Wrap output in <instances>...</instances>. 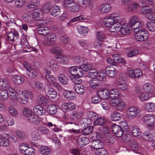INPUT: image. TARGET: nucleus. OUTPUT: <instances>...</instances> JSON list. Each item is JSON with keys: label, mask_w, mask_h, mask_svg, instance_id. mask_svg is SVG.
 I'll return each mask as SVG.
<instances>
[{"label": "nucleus", "mask_w": 155, "mask_h": 155, "mask_svg": "<svg viewBox=\"0 0 155 155\" xmlns=\"http://www.w3.org/2000/svg\"><path fill=\"white\" fill-rule=\"evenodd\" d=\"M51 15L54 16L59 15L60 13V7L58 5H55L54 6L51 8Z\"/></svg>", "instance_id": "obj_29"}, {"label": "nucleus", "mask_w": 155, "mask_h": 155, "mask_svg": "<svg viewBox=\"0 0 155 155\" xmlns=\"http://www.w3.org/2000/svg\"><path fill=\"white\" fill-rule=\"evenodd\" d=\"M9 145L8 140L5 137L0 134V146L3 147H7Z\"/></svg>", "instance_id": "obj_25"}, {"label": "nucleus", "mask_w": 155, "mask_h": 155, "mask_svg": "<svg viewBox=\"0 0 155 155\" xmlns=\"http://www.w3.org/2000/svg\"><path fill=\"white\" fill-rule=\"evenodd\" d=\"M147 28L150 31H155V21L154 20L150 21L147 24Z\"/></svg>", "instance_id": "obj_39"}, {"label": "nucleus", "mask_w": 155, "mask_h": 155, "mask_svg": "<svg viewBox=\"0 0 155 155\" xmlns=\"http://www.w3.org/2000/svg\"><path fill=\"white\" fill-rule=\"evenodd\" d=\"M127 112L128 115L131 118L135 117H140L141 115V110L134 107L129 108L127 110Z\"/></svg>", "instance_id": "obj_5"}, {"label": "nucleus", "mask_w": 155, "mask_h": 155, "mask_svg": "<svg viewBox=\"0 0 155 155\" xmlns=\"http://www.w3.org/2000/svg\"><path fill=\"white\" fill-rule=\"evenodd\" d=\"M37 72L34 68H32L28 71L27 74L28 76L31 78H34L37 75Z\"/></svg>", "instance_id": "obj_59"}, {"label": "nucleus", "mask_w": 155, "mask_h": 155, "mask_svg": "<svg viewBox=\"0 0 155 155\" xmlns=\"http://www.w3.org/2000/svg\"><path fill=\"white\" fill-rule=\"evenodd\" d=\"M84 128L82 130L81 133L84 135H87L90 133L93 130V127L90 126L84 127Z\"/></svg>", "instance_id": "obj_43"}, {"label": "nucleus", "mask_w": 155, "mask_h": 155, "mask_svg": "<svg viewBox=\"0 0 155 155\" xmlns=\"http://www.w3.org/2000/svg\"><path fill=\"white\" fill-rule=\"evenodd\" d=\"M37 30L38 34L44 36L45 38L49 31L48 28L46 27H38L37 28Z\"/></svg>", "instance_id": "obj_23"}, {"label": "nucleus", "mask_w": 155, "mask_h": 155, "mask_svg": "<svg viewBox=\"0 0 155 155\" xmlns=\"http://www.w3.org/2000/svg\"><path fill=\"white\" fill-rule=\"evenodd\" d=\"M22 112L23 115L29 118V117L33 115L32 111L30 109L27 108H24L22 110Z\"/></svg>", "instance_id": "obj_58"}, {"label": "nucleus", "mask_w": 155, "mask_h": 155, "mask_svg": "<svg viewBox=\"0 0 155 155\" xmlns=\"http://www.w3.org/2000/svg\"><path fill=\"white\" fill-rule=\"evenodd\" d=\"M47 96L50 99H55L57 96V92L53 89H49L46 93Z\"/></svg>", "instance_id": "obj_32"}, {"label": "nucleus", "mask_w": 155, "mask_h": 155, "mask_svg": "<svg viewBox=\"0 0 155 155\" xmlns=\"http://www.w3.org/2000/svg\"><path fill=\"white\" fill-rule=\"evenodd\" d=\"M8 97L12 99H16L18 94L16 92L15 90L14 89H10L8 91Z\"/></svg>", "instance_id": "obj_42"}, {"label": "nucleus", "mask_w": 155, "mask_h": 155, "mask_svg": "<svg viewBox=\"0 0 155 155\" xmlns=\"http://www.w3.org/2000/svg\"><path fill=\"white\" fill-rule=\"evenodd\" d=\"M109 17L112 20H114V23L120 22L118 21L120 19L119 15L114 13L111 14Z\"/></svg>", "instance_id": "obj_47"}, {"label": "nucleus", "mask_w": 155, "mask_h": 155, "mask_svg": "<svg viewBox=\"0 0 155 155\" xmlns=\"http://www.w3.org/2000/svg\"><path fill=\"white\" fill-rule=\"evenodd\" d=\"M48 67L54 71H58L59 68L58 66L55 61L51 60L47 63Z\"/></svg>", "instance_id": "obj_18"}, {"label": "nucleus", "mask_w": 155, "mask_h": 155, "mask_svg": "<svg viewBox=\"0 0 155 155\" xmlns=\"http://www.w3.org/2000/svg\"><path fill=\"white\" fill-rule=\"evenodd\" d=\"M131 28V29L136 30L141 28V24L139 21V18L137 16H134L130 18L127 23Z\"/></svg>", "instance_id": "obj_2"}, {"label": "nucleus", "mask_w": 155, "mask_h": 155, "mask_svg": "<svg viewBox=\"0 0 155 155\" xmlns=\"http://www.w3.org/2000/svg\"><path fill=\"white\" fill-rule=\"evenodd\" d=\"M75 91L79 94H82L84 92L85 88L83 86L81 85H75L74 86Z\"/></svg>", "instance_id": "obj_28"}, {"label": "nucleus", "mask_w": 155, "mask_h": 155, "mask_svg": "<svg viewBox=\"0 0 155 155\" xmlns=\"http://www.w3.org/2000/svg\"><path fill=\"white\" fill-rule=\"evenodd\" d=\"M119 22L114 23L110 27L109 30L111 32H117L119 31L120 27L119 26Z\"/></svg>", "instance_id": "obj_30"}, {"label": "nucleus", "mask_w": 155, "mask_h": 155, "mask_svg": "<svg viewBox=\"0 0 155 155\" xmlns=\"http://www.w3.org/2000/svg\"><path fill=\"white\" fill-rule=\"evenodd\" d=\"M81 117V113L80 112L76 111H73L70 116V120L71 122H67L66 124H75L74 122Z\"/></svg>", "instance_id": "obj_8"}, {"label": "nucleus", "mask_w": 155, "mask_h": 155, "mask_svg": "<svg viewBox=\"0 0 155 155\" xmlns=\"http://www.w3.org/2000/svg\"><path fill=\"white\" fill-rule=\"evenodd\" d=\"M32 97V94L31 92L26 91L24 93L19 94L18 100L21 103L25 104L27 103L28 99H31Z\"/></svg>", "instance_id": "obj_3"}, {"label": "nucleus", "mask_w": 155, "mask_h": 155, "mask_svg": "<svg viewBox=\"0 0 155 155\" xmlns=\"http://www.w3.org/2000/svg\"><path fill=\"white\" fill-rule=\"evenodd\" d=\"M129 6L128 8V10L129 11H134L136 10L138 7V5L135 2H130L129 4Z\"/></svg>", "instance_id": "obj_55"}, {"label": "nucleus", "mask_w": 155, "mask_h": 155, "mask_svg": "<svg viewBox=\"0 0 155 155\" xmlns=\"http://www.w3.org/2000/svg\"><path fill=\"white\" fill-rule=\"evenodd\" d=\"M57 59L60 60V62L62 63H66L68 62V59L65 56L63 55H59L56 57Z\"/></svg>", "instance_id": "obj_57"}, {"label": "nucleus", "mask_w": 155, "mask_h": 155, "mask_svg": "<svg viewBox=\"0 0 155 155\" xmlns=\"http://www.w3.org/2000/svg\"><path fill=\"white\" fill-rule=\"evenodd\" d=\"M101 11L103 13H107L111 9V6L109 4H104L100 8Z\"/></svg>", "instance_id": "obj_33"}, {"label": "nucleus", "mask_w": 155, "mask_h": 155, "mask_svg": "<svg viewBox=\"0 0 155 155\" xmlns=\"http://www.w3.org/2000/svg\"><path fill=\"white\" fill-rule=\"evenodd\" d=\"M80 7L79 5L75 2H74L73 4L69 8V10L71 12H76L79 10Z\"/></svg>", "instance_id": "obj_46"}, {"label": "nucleus", "mask_w": 155, "mask_h": 155, "mask_svg": "<svg viewBox=\"0 0 155 155\" xmlns=\"http://www.w3.org/2000/svg\"><path fill=\"white\" fill-rule=\"evenodd\" d=\"M94 73V76L97 77L95 78L97 79L98 81H104L106 80V75L104 73L101 72L98 73L97 71L96 70H95Z\"/></svg>", "instance_id": "obj_20"}, {"label": "nucleus", "mask_w": 155, "mask_h": 155, "mask_svg": "<svg viewBox=\"0 0 155 155\" xmlns=\"http://www.w3.org/2000/svg\"><path fill=\"white\" fill-rule=\"evenodd\" d=\"M101 99L97 94L92 97L91 98V101L92 103L96 104L99 103Z\"/></svg>", "instance_id": "obj_63"}, {"label": "nucleus", "mask_w": 155, "mask_h": 155, "mask_svg": "<svg viewBox=\"0 0 155 155\" xmlns=\"http://www.w3.org/2000/svg\"><path fill=\"white\" fill-rule=\"evenodd\" d=\"M8 111L9 113L13 116H15L18 114V111L16 110L12 106H10L8 107Z\"/></svg>", "instance_id": "obj_61"}, {"label": "nucleus", "mask_w": 155, "mask_h": 155, "mask_svg": "<svg viewBox=\"0 0 155 155\" xmlns=\"http://www.w3.org/2000/svg\"><path fill=\"white\" fill-rule=\"evenodd\" d=\"M104 140L105 142L107 144H110L114 142V138L110 133H107L104 135Z\"/></svg>", "instance_id": "obj_21"}, {"label": "nucleus", "mask_w": 155, "mask_h": 155, "mask_svg": "<svg viewBox=\"0 0 155 155\" xmlns=\"http://www.w3.org/2000/svg\"><path fill=\"white\" fill-rule=\"evenodd\" d=\"M77 29L79 33L82 35L87 33L88 31V28L84 26H81L79 27H78Z\"/></svg>", "instance_id": "obj_48"}, {"label": "nucleus", "mask_w": 155, "mask_h": 155, "mask_svg": "<svg viewBox=\"0 0 155 155\" xmlns=\"http://www.w3.org/2000/svg\"><path fill=\"white\" fill-rule=\"evenodd\" d=\"M145 109L147 111L152 112L155 110V104L153 102L147 103L145 105Z\"/></svg>", "instance_id": "obj_31"}, {"label": "nucleus", "mask_w": 155, "mask_h": 155, "mask_svg": "<svg viewBox=\"0 0 155 155\" xmlns=\"http://www.w3.org/2000/svg\"><path fill=\"white\" fill-rule=\"evenodd\" d=\"M78 4L82 6H85L87 5H92V1L91 0H77Z\"/></svg>", "instance_id": "obj_41"}, {"label": "nucleus", "mask_w": 155, "mask_h": 155, "mask_svg": "<svg viewBox=\"0 0 155 155\" xmlns=\"http://www.w3.org/2000/svg\"><path fill=\"white\" fill-rule=\"evenodd\" d=\"M121 117V115L117 111L114 112L112 113L110 116L112 120L114 121L120 120Z\"/></svg>", "instance_id": "obj_38"}, {"label": "nucleus", "mask_w": 155, "mask_h": 155, "mask_svg": "<svg viewBox=\"0 0 155 155\" xmlns=\"http://www.w3.org/2000/svg\"><path fill=\"white\" fill-rule=\"evenodd\" d=\"M131 135L129 134L126 133V134H124V135H123L122 140L124 142L128 143L131 141Z\"/></svg>", "instance_id": "obj_50"}, {"label": "nucleus", "mask_w": 155, "mask_h": 155, "mask_svg": "<svg viewBox=\"0 0 155 155\" xmlns=\"http://www.w3.org/2000/svg\"><path fill=\"white\" fill-rule=\"evenodd\" d=\"M28 120L31 123L34 125H37L39 124L41 120L40 118L38 116L33 114L29 117Z\"/></svg>", "instance_id": "obj_22"}, {"label": "nucleus", "mask_w": 155, "mask_h": 155, "mask_svg": "<svg viewBox=\"0 0 155 155\" xmlns=\"http://www.w3.org/2000/svg\"><path fill=\"white\" fill-rule=\"evenodd\" d=\"M132 132L134 136L139 139L141 138V133L140 129L138 127L136 126L133 127Z\"/></svg>", "instance_id": "obj_24"}, {"label": "nucleus", "mask_w": 155, "mask_h": 155, "mask_svg": "<svg viewBox=\"0 0 155 155\" xmlns=\"http://www.w3.org/2000/svg\"><path fill=\"white\" fill-rule=\"evenodd\" d=\"M99 133H102L104 135L106 134L109 133V128L107 127H101L98 130Z\"/></svg>", "instance_id": "obj_62"}, {"label": "nucleus", "mask_w": 155, "mask_h": 155, "mask_svg": "<svg viewBox=\"0 0 155 155\" xmlns=\"http://www.w3.org/2000/svg\"><path fill=\"white\" fill-rule=\"evenodd\" d=\"M74 2L73 0H64L62 2V5L64 8H69Z\"/></svg>", "instance_id": "obj_44"}, {"label": "nucleus", "mask_w": 155, "mask_h": 155, "mask_svg": "<svg viewBox=\"0 0 155 155\" xmlns=\"http://www.w3.org/2000/svg\"><path fill=\"white\" fill-rule=\"evenodd\" d=\"M58 79L60 83L63 84H67L69 81V79L68 77L65 76L64 74H59Z\"/></svg>", "instance_id": "obj_27"}, {"label": "nucleus", "mask_w": 155, "mask_h": 155, "mask_svg": "<svg viewBox=\"0 0 155 155\" xmlns=\"http://www.w3.org/2000/svg\"><path fill=\"white\" fill-rule=\"evenodd\" d=\"M51 6L52 5L50 2H46L44 4L42 8L45 12H48L50 9Z\"/></svg>", "instance_id": "obj_56"}, {"label": "nucleus", "mask_w": 155, "mask_h": 155, "mask_svg": "<svg viewBox=\"0 0 155 155\" xmlns=\"http://www.w3.org/2000/svg\"><path fill=\"white\" fill-rule=\"evenodd\" d=\"M51 51L53 53L59 54L62 53L63 50L59 47L54 46L51 49Z\"/></svg>", "instance_id": "obj_49"}, {"label": "nucleus", "mask_w": 155, "mask_h": 155, "mask_svg": "<svg viewBox=\"0 0 155 155\" xmlns=\"http://www.w3.org/2000/svg\"><path fill=\"white\" fill-rule=\"evenodd\" d=\"M23 20L26 22L31 23L33 22V18L31 13L24 14L22 16Z\"/></svg>", "instance_id": "obj_40"}, {"label": "nucleus", "mask_w": 155, "mask_h": 155, "mask_svg": "<svg viewBox=\"0 0 155 155\" xmlns=\"http://www.w3.org/2000/svg\"><path fill=\"white\" fill-rule=\"evenodd\" d=\"M61 41L62 45L66 48H69L71 46L69 45L70 38L66 35L61 36L60 38Z\"/></svg>", "instance_id": "obj_16"}, {"label": "nucleus", "mask_w": 155, "mask_h": 155, "mask_svg": "<svg viewBox=\"0 0 155 155\" xmlns=\"http://www.w3.org/2000/svg\"><path fill=\"white\" fill-rule=\"evenodd\" d=\"M33 111L35 114L38 116L43 115L46 113L45 109L39 105L35 106Z\"/></svg>", "instance_id": "obj_12"}, {"label": "nucleus", "mask_w": 155, "mask_h": 155, "mask_svg": "<svg viewBox=\"0 0 155 155\" xmlns=\"http://www.w3.org/2000/svg\"><path fill=\"white\" fill-rule=\"evenodd\" d=\"M120 125L114 124L112 127V131L117 137H120L123 135V130Z\"/></svg>", "instance_id": "obj_7"}, {"label": "nucleus", "mask_w": 155, "mask_h": 155, "mask_svg": "<svg viewBox=\"0 0 155 155\" xmlns=\"http://www.w3.org/2000/svg\"><path fill=\"white\" fill-rule=\"evenodd\" d=\"M104 145L103 142L99 139L93 140L91 142L92 146L97 150L103 148Z\"/></svg>", "instance_id": "obj_14"}, {"label": "nucleus", "mask_w": 155, "mask_h": 155, "mask_svg": "<svg viewBox=\"0 0 155 155\" xmlns=\"http://www.w3.org/2000/svg\"><path fill=\"white\" fill-rule=\"evenodd\" d=\"M14 78L15 80L14 81L15 83L18 85L22 84L24 81V77L19 75H15Z\"/></svg>", "instance_id": "obj_35"}, {"label": "nucleus", "mask_w": 155, "mask_h": 155, "mask_svg": "<svg viewBox=\"0 0 155 155\" xmlns=\"http://www.w3.org/2000/svg\"><path fill=\"white\" fill-rule=\"evenodd\" d=\"M45 77L46 80L53 85L57 82V80L56 78L52 75L46 74L45 75Z\"/></svg>", "instance_id": "obj_37"}, {"label": "nucleus", "mask_w": 155, "mask_h": 155, "mask_svg": "<svg viewBox=\"0 0 155 155\" xmlns=\"http://www.w3.org/2000/svg\"><path fill=\"white\" fill-rule=\"evenodd\" d=\"M25 3V0H16L15 3V6L17 8H21Z\"/></svg>", "instance_id": "obj_54"}, {"label": "nucleus", "mask_w": 155, "mask_h": 155, "mask_svg": "<svg viewBox=\"0 0 155 155\" xmlns=\"http://www.w3.org/2000/svg\"><path fill=\"white\" fill-rule=\"evenodd\" d=\"M89 84L90 87L94 89H97L99 88L100 86V82L97 79H94L89 81Z\"/></svg>", "instance_id": "obj_19"}, {"label": "nucleus", "mask_w": 155, "mask_h": 155, "mask_svg": "<svg viewBox=\"0 0 155 155\" xmlns=\"http://www.w3.org/2000/svg\"><path fill=\"white\" fill-rule=\"evenodd\" d=\"M135 31V33L134 37L135 39L139 41H142L147 40L148 37V34L146 33V30L141 28Z\"/></svg>", "instance_id": "obj_1"}, {"label": "nucleus", "mask_w": 155, "mask_h": 155, "mask_svg": "<svg viewBox=\"0 0 155 155\" xmlns=\"http://www.w3.org/2000/svg\"><path fill=\"white\" fill-rule=\"evenodd\" d=\"M97 94L101 99H105L108 97L109 92L106 89H101L97 91Z\"/></svg>", "instance_id": "obj_13"}, {"label": "nucleus", "mask_w": 155, "mask_h": 155, "mask_svg": "<svg viewBox=\"0 0 155 155\" xmlns=\"http://www.w3.org/2000/svg\"><path fill=\"white\" fill-rule=\"evenodd\" d=\"M105 72L107 76L110 78H114L117 74V71L114 68L111 66L107 67Z\"/></svg>", "instance_id": "obj_10"}, {"label": "nucleus", "mask_w": 155, "mask_h": 155, "mask_svg": "<svg viewBox=\"0 0 155 155\" xmlns=\"http://www.w3.org/2000/svg\"><path fill=\"white\" fill-rule=\"evenodd\" d=\"M63 94L67 99L70 100H73L76 98L75 93L71 91L65 90L63 92Z\"/></svg>", "instance_id": "obj_15"}, {"label": "nucleus", "mask_w": 155, "mask_h": 155, "mask_svg": "<svg viewBox=\"0 0 155 155\" xmlns=\"http://www.w3.org/2000/svg\"><path fill=\"white\" fill-rule=\"evenodd\" d=\"M142 121L149 125H152L153 124L154 118L153 116L149 114H145L142 117Z\"/></svg>", "instance_id": "obj_9"}, {"label": "nucleus", "mask_w": 155, "mask_h": 155, "mask_svg": "<svg viewBox=\"0 0 155 155\" xmlns=\"http://www.w3.org/2000/svg\"><path fill=\"white\" fill-rule=\"evenodd\" d=\"M95 153L97 155H107L106 149L102 148L97 150Z\"/></svg>", "instance_id": "obj_64"}, {"label": "nucleus", "mask_w": 155, "mask_h": 155, "mask_svg": "<svg viewBox=\"0 0 155 155\" xmlns=\"http://www.w3.org/2000/svg\"><path fill=\"white\" fill-rule=\"evenodd\" d=\"M80 68H82L83 72H86L90 70L92 68V66L90 64H88V63L84 64L81 65Z\"/></svg>", "instance_id": "obj_53"}, {"label": "nucleus", "mask_w": 155, "mask_h": 155, "mask_svg": "<svg viewBox=\"0 0 155 155\" xmlns=\"http://www.w3.org/2000/svg\"><path fill=\"white\" fill-rule=\"evenodd\" d=\"M103 22L104 25L107 27H109L114 23V20H112L109 17L104 19Z\"/></svg>", "instance_id": "obj_52"}, {"label": "nucleus", "mask_w": 155, "mask_h": 155, "mask_svg": "<svg viewBox=\"0 0 155 155\" xmlns=\"http://www.w3.org/2000/svg\"><path fill=\"white\" fill-rule=\"evenodd\" d=\"M143 89L144 91L149 94H151L154 92L153 86L150 83H146L143 86Z\"/></svg>", "instance_id": "obj_11"}, {"label": "nucleus", "mask_w": 155, "mask_h": 155, "mask_svg": "<svg viewBox=\"0 0 155 155\" xmlns=\"http://www.w3.org/2000/svg\"><path fill=\"white\" fill-rule=\"evenodd\" d=\"M37 130L44 134H47L49 132V130L46 127L43 126L38 127Z\"/></svg>", "instance_id": "obj_60"}, {"label": "nucleus", "mask_w": 155, "mask_h": 155, "mask_svg": "<svg viewBox=\"0 0 155 155\" xmlns=\"http://www.w3.org/2000/svg\"><path fill=\"white\" fill-rule=\"evenodd\" d=\"M119 25H121L120 27L119 31L121 34L127 35L130 33L131 29V28L127 23H125L124 21H120L118 23Z\"/></svg>", "instance_id": "obj_4"}, {"label": "nucleus", "mask_w": 155, "mask_h": 155, "mask_svg": "<svg viewBox=\"0 0 155 155\" xmlns=\"http://www.w3.org/2000/svg\"><path fill=\"white\" fill-rule=\"evenodd\" d=\"M39 151L41 154L47 155L50 154L51 150L50 149L47 147L42 146L39 149Z\"/></svg>", "instance_id": "obj_34"}, {"label": "nucleus", "mask_w": 155, "mask_h": 155, "mask_svg": "<svg viewBox=\"0 0 155 155\" xmlns=\"http://www.w3.org/2000/svg\"><path fill=\"white\" fill-rule=\"evenodd\" d=\"M57 110L56 106L55 105H51L48 106L47 110L50 114H54L57 112Z\"/></svg>", "instance_id": "obj_36"}, {"label": "nucleus", "mask_w": 155, "mask_h": 155, "mask_svg": "<svg viewBox=\"0 0 155 155\" xmlns=\"http://www.w3.org/2000/svg\"><path fill=\"white\" fill-rule=\"evenodd\" d=\"M105 120L101 117L97 118L94 122L95 125H102L105 123Z\"/></svg>", "instance_id": "obj_51"}, {"label": "nucleus", "mask_w": 155, "mask_h": 155, "mask_svg": "<svg viewBox=\"0 0 155 155\" xmlns=\"http://www.w3.org/2000/svg\"><path fill=\"white\" fill-rule=\"evenodd\" d=\"M35 25L39 27H45V26H47V24L45 20L37 19L35 22Z\"/></svg>", "instance_id": "obj_45"}, {"label": "nucleus", "mask_w": 155, "mask_h": 155, "mask_svg": "<svg viewBox=\"0 0 155 155\" xmlns=\"http://www.w3.org/2000/svg\"><path fill=\"white\" fill-rule=\"evenodd\" d=\"M45 39L47 41V45H51L54 42L56 41L57 37L55 34L49 31L48 34L45 36Z\"/></svg>", "instance_id": "obj_6"}, {"label": "nucleus", "mask_w": 155, "mask_h": 155, "mask_svg": "<svg viewBox=\"0 0 155 155\" xmlns=\"http://www.w3.org/2000/svg\"><path fill=\"white\" fill-rule=\"evenodd\" d=\"M37 101L39 104L44 105H45L48 102V100L46 98L41 94L38 96Z\"/></svg>", "instance_id": "obj_26"}, {"label": "nucleus", "mask_w": 155, "mask_h": 155, "mask_svg": "<svg viewBox=\"0 0 155 155\" xmlns=\"http://www.w3.org/2000/svg\"><path fill=\"white\" fill-rule=\"evenodd\" d=\"M18 36V33L16 31L13 32H9L7 33V39L10 41L14 42L17 39Z\"/></svg>", "instance_id": "obj_17"}]
</instances>
